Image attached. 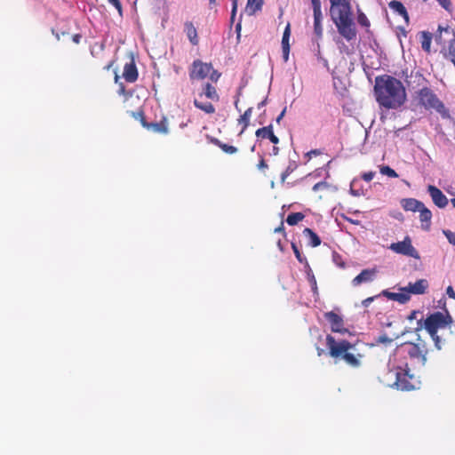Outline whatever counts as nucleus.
<instances>
[{
  "instance_id": "54",
  "label": "nucleus",
  "mask_w": 455,
  "mask_h": 455,
  "mask_svg": "<svg viewBox=\"0 0 455 455\" xmlns=\"http://www.w3.org/2000/svg\"><path fill=\"white\" fill-rule=\"evenodd\" d=\"M373 299H374V297H369V298L363 299L362 303L364 307H368L373 301Z\"/></svg>"
},
{
  "instance_id": "4",
  "label": "nucleus",
  "mask_w": 455,
  "mask_h": 455,
  "mask_svg": "<svg viewBox=\"0 0 455 455\" xmlns=\"http://www.w3.org/2000/svg\"><path fill=\"white\" fill-rule=\"evenodd\" d=\"M427 354L426 342L419 337L416 342H405L400 345L393 355L399 362H407L406 359L409 357L420 367H424L427 363Z\"/></svg>"
},
{
  "instance_id": "56",
  "label": "nucleus",
  "mask_w": 455,
  "mask_h": 455,
  "mask_svg": "<svg viewBox=\"0 0 455 455\" xmlns=\"http://www.w3.org/2000/svg\"><path fill=\"white\" fill-rule=\"evenodd\" d=\"M275 232H283L284 234V228L283 222H281V225L278 228H275Z\"/></svg>"
},
{
  "instance_id": "31",
  "label": "nucleus",
  "mask_w": 455,
  "mask_h": 455,
  "mask_svg": "<svg viewBox=\"0 0 455 455\" xmlns=\"http://www.w3.org/2000/svg\"><path fill=\"white\" fill-rule=\"evenodd\" d=\"M431 42L432 35L429 32H421V47L425 52H430Z\"/></svg>"
},
{
  "instance_id": "32",
  "label": "nucleus",
  "mask_w": 455,
  "mask_h": 455,
  "mask_svg": "<svg viewBox=\"0 0 455 455\" xmlns=\"http://www.w3.org/2000/svg\"><path fill=\"white\" fill-rule=\"evenodd\" d=\"M298 168L296 161H290L286 169L281 174V182L284 183L286 179Z\"/></svg>"
},
{
  "instance_id": "42",
  "label": "nucleus",
  "mask_w": 455,
  "mask_h": 455,
  "mask_svg": "<svg viewBox=\"0 0 455 455\" xmlns=\"http://www.w3.org/2000/svg\"><path fill=\"white\" fill-rule=\"evenodd\" d=\"M108 2L116 9L120 16L123 15V7L120 0H108Z\"/></svg>"
},
{
  "instance_id": "47",
  "label": "nucleus",
  "mask_w": 455,
  "mask_h": 455,
  "mask_svg": "<svg viewBox=\"0 0 455 455\" xmlns=\"http://www.w3.org/2000/svg\"><path fill=\"white\" fill-rule=\"evenodd\" d=\"M320 155H322V151L320 149H312L306 154V156L308 159H310V158H312V156H320Z\"/></svg>"
},
{
  "instance_id": "9",
  "label": "nucleus",
  "mask_w": 455,
  "mask_h": 455,
  "mask_svg": "<svg viewBox=\"0 0 455 455\" xmlns=\"http://www.w3.org/2000/svg\"><path fill=\"white\" fill-rule=\"evenodd\" d=\"M389 249L395 253L410 256L414 259H419V252L412 246L411 240L409 236H406L403 241L393 243L390 244Z\"/></svg>"
},
{
  "instance_id": "23",
  "label": "nucleus",
  "mask_w": 455,
  "mask_h": 455,
  "mask_svg": "<svg viewBox=\"0 0 455 455\" xmlns=\"http://www.w3.org/2000/svg\"><path fill=\"white\" fill-rule=\"evenodd\" d=\"M184 31L193 45H197L199 43L197 30L191 21H186L184 24Z\"/></svg>"
},
{
  "instance_id": "62",
  "label": "nucleus",
  "mask_w": 455,
  "mask_h": 455,
  "mask_svg": "<svg viewBox=\"0 0 455 455\" xmlns=\"http://www.w3.org/2000/svg\"><path fill=\"white\" fill-rule=\"evenodd\" d=\"M323 349H322V348L318 347V348H317V355H318L319 356H321V355H323Z\"/></svg>"
},
{
  "instance_id": "59",
  "label": "nucleus",
  "mask_w": 455,
  "mask_h": 455,
  "mask_svg": "<svg viewBox=\"0 0 455 455\" xmlns=\"http://www.w3.org/2000/svg\"><path fill=\"white\" fill-rule=\"evenodd\" d=\"M241 28H242V25H241V22H238L235 26V31L237 33V36L239 37L240 36V32H241Z\"/></svg>"
},
{
  "instance_id": "63",
  "label": "nucleus",
  "mask_w": 455,
  "mask_h": 455,
  "mask_svg": "<svg viewBox=\"0 0 455 455\" xmlns=\"http://www.w3.org/2000/svg\"><path fill=\"white\" fill-rule=\"evenodd\" d=\"M265 104H266V100L261 101L260 103L258 104V108H262Z\"/></svg>"
},
{
  "instance_id": "26",
  "label": "nucleus",
  "mask_w": 455,
  "mask_h": 455,
  "mask_svg": "<svg viewBox=\"0 0 455 455\" xmlns=\"http://www.w3.org/2000/svg\"><path fill=\"white\" fill-rule=\"evenodd\" d=\"M252 111H253L252 108H248L244 111V113L243 115H241L240 117L237 119V123L239 124H242V129L239 132L240 135L243 134L245 132V130L247 129V127L249 126L250 119L252 115Z\"/></svg>"
},
{
  "instance_id": "39",
  "label": "nucleus",
  "mask_w": 455,
  "mask_h": 455,
  "mask_svg": "<svg viewBox=\"0 0 455 455\" xmlns=\"http://www.w3.org/2000/svg\"><path fill=\"white\" fill-rule=\"evenodd\" d=\"M330 188V185L326 181H320L313 186V191H323L327 190Z\"/></svg>"
},
{
  "instance_id": "35",
  "label": "nucleus",
  "mask_w": 455,
  "mask_h": 455,
  "mask_svg": "<svg viewBox=\"0 0 455 455\" xmlns=\"http://www.w3.org/2000/svg\"><path fill=\"white\" fill-rule=\"evenodd\" d=\"M379 172L381 174L387 175L390 178H397L398 177V174L396 173V172L394 169H392L391 167H389L388 165L380 166Z\"/></svg>"
},
{
  "instance_id": "6",
  "label": "nucleus",
  "mask_w": 455,
  "mask_h": 455,
  "mask_svg": "<svg viewBox=\"0 0 455 455\" xmlns=\"http://www.w3.org/2000/svg\"><path fill=\"white\" fill-rule=\"evenodd\" d=\"M452 323V318L448 311L446 314L442 312H435L430 314L425 320L420 319L418 321L416 331H420L423 328L428 334H435L438 332L439 329L445 328Z\"/></svg>"
},
{
  "instance_id": "24",
  "label": "nucleus",
  "mask_w": 455,
  "mask_h": 455,
  "mask_svg": "<svg viewBox=\"0 0 455 455\" xmlns=\"http://www.w3.org/2000/svg\"><path fill=\"white\" fill-rule=\"evenodd\" d=\"M291 36V25L288 23L284 28L283 38H282V48H283V56L284 60H288L289 52H290V40Z\"/></svg>"
},
{
  "instance_id": "22",
  "label": "nucleus",
  "mask_w": 455,
  "mask_h": 455,
  "mask_svg": "<svg viewBox=\"0 0 455 455\" xmlns=\"http://www.w3.org/2000/svg\"><path fill=\"white\" fill-rule=\"evenodd\" d=\"M403 209L406 212H419L424 204L415 198H405L401 201Z\"/></svg>"
},
{
  "instance_id": "3",
  "label": "nucleus",
  "mask_w": 455,
  "mask_h": 455,
  "mask_svg": "<svg viewBox=\"0 0 455 455\" xmlns=\"http://www.w3.org/2000/svg\"><path fill=\"white\" fill-rule=\"evenodd\" d=\"M326 346L329 355L335 360L342 359L352 368H359L362 365L363 354L356 351L355 344L347 339L337 341L334 337L328 334L326 336Z\"/></svg>"
},
{
  "instance_id": "37",
  "label": "nucleus",
  "mask_w": 455,
  "mask_h": 455,
  "mask_svg": "<svg viewBox=\"0 0 455 455\" xmlns=\"http://www.w3.org/2000/svg\"><path fill=\"white\" fill-rule=\"evenodd\" d=\"M307 279H308V282L310 283V286L312 288L314 294H318L316 279L311 271L307 273Z\"/></svg>"
},
{
  "instance_id": "19",
  "label": "nucleus",
  "mask_w": 455,
  "mask_h": 455,
  "mask_svg": "<svg viewBox=\"0 0 455 455\" xmlns=\"http://www.w3.org/2000/svg\"><path fill=\"white\" fill-rule=\"evenodd\" d=\"M199 98L205 96L207 99L218 102L220 100V95L215 86L206 83L202 87V92L198 93Z\"/></svg>"
},
{
  "instance_id": "43",
  "label": "nucleus",
  "mask_w": 455,
  "mask_h": 455,
  "mask_svg": "<svg viewBox=\"0 0 455 455\" xmlns=\"http://www.w3.org/2000/svg\"><path fill=\"white\" fill-rule=\"evenodd\" d=\"M429 335L432 338L436 349L440 350L442 348V340H441L440 336L437 334V332H435V334H429Z\"/></svg>"
},
{
  "instance_id": "36",
  "label": "nucleus",
  "mask_w": 455,
  "mask_h": 455,
  "mask_svg": "<svg viewBox=\"0 0 455 455\" xmlns=\"http://www.w3.org/2000/svg\"><path fill=\"white\" fill-rule=\"evenodd\" d=\"M446 58H448L451 61L455 60V39L451 40L449 43Z\"/></svg>"
},
{
  "instance_id": "53",
  "label": "nucleus",
  "mask_w": 455,
  "mask_h": 455,
  "mask_svg": "<svg viewBox=\"0 0 455 455\" xmlns=\"http://www.w3.org/2000/svg\"><path fill=\"white\" fill-rule=\"evenodd\" d=\"M81 39H82V36L80 34H75L73 36H72V40L75 44H80L81 42Z\"/></svg>"
},
{
  "instance_id": "25",
  "label": "nucleus",
  "mask_w": 455,
  "mask_h": 455,
  "mask_svg": "<svg viewBox=\"0 0 455 455\" xmlns=\"http://www.w3.org/2000/svg\"><path fill=\"white\" fill-rule=\"evenodd\" d=\"M388 5L391 10L401 15L404 19L406 23L409 22V14L406 11V8L401 2L393 0L388 4Z\"/></svg>"
},
{
  "instance_id": "48",
  "label": "nucleus",
  "mask_w": 455,
  "mask_h": 455,
  "mask_svg": "<svg viewBox=\"0 0 455 455\" xmlns=\"http://www.w3.org/2000/svg\"><path fill=\"white\" fill-rule=\"evenodd\" d=\"M439 4L443 7L445 10H450L451 5V0H437Z\"/></svg>"
},
{
  "instance_id": "16",
  "label": "nucleus",
  "mask_w": 455,
  "mask_h": 455,
  "mask_svg": "<svg viewBox=\"0 0 455 455\" xmlns=\"http://www.w3.org/2000/svg\"><path fill=\"white\" fill-rule=\"evenodd\" d=\"M381 294L388 299L397 301L401 304H405L411 299V295L404 290H400V292H391L387 290H384Z\"/></svg>"
},
{
  "instance_id": "58",
  "label": "nucleus",
  "mask_w": 455,
  "mask_h": 455,
  "mask_svg": "<svg viewBox=\"0 0 455 455\" xmlns=\"http://www.w3.org/2000/svg\"><path fill=\"white\" fill-rule=\"evenodd\" d=\"M285 114V108L280 113V115L276 117V123L279 124L282 118Z\"/></svg>"
},
{
  "instance_id": "11",
  "label": "nucleus",
  "mask_w": 455,
  "mask_h": 455,
  "mask_svg": "<svg viewBox=\"0 0 455 455\" xmlns=\"http://www.w3.org/2000/svg\"><path fill=\"white\" fill-rule=\"evenodd\" d=\"M314 12V31L315 34L321 37L323 36L322 12L320 0H311Z\"/></svg>"
},
{
  "instance_id": "57",
  "label": "nucleus",
  "mask_w": 455,
  "mask_h": 455,
  "mask_svg": "<svg viewBox=\"0 0 455 455\" xmlns=\"http://www.w3.org/2000/svg\"><path fill=\"white\" fill-rule=\"evenodd\" d=\"M279 154V148L275 145L272 148V155L273 156H277Z\"/></svg>"
},
{
  "instance_id": "60",
  "label": "nucleus",
  "mask_w": 455,
  "mask_h": 455,
  "mask_svg": "<svg viewBox=\"0 0 455 455\" xmlns=\"http://www.w3.org/2000/svg\"><path fill=\"white\" fill-rule=\"evenodd\" d=\"M113 64H114V60H112V61H110L108 64H107V65L104 67V69H106V70H109V69L112 68Z\"/></svg>"
},
{
  "instance_id": "28",
  "label": "nucleus",
  "mask_w": 455,
  "mask_h": 455,
  "mask_svg": "<svg viewBox=\"0 0 455 455\" xmlns=\"http://www.w3.org/2000/svg\"><path fill=\"white\" fill-rule=\"evenodd\" d=\"M263 5V0H247L245 12L248 15H254L260 11Z\"/></svg>"
},
{
  "instance_id": "49",
  "label": "nucleus",
  "mask_w": 455,
  "mask_h": 455,
  "mask_svg": "<svg viewBox=\"0 0 455 455\" xmlns=\"http://www.w3.org/2000/svg\"><path fill=\"white\" fill-rule=\"evenodd\" d=\"M258 169L259 170H265V169H267L268 168V165L266 163V161L264 160L263 157L260 158L258 165H257Z\"/></svg>"
},
{
  "instance_id": "52",
  "label": "nucleus",
  "mask_w": 455,
  "mask_h": 455,
  "mask_svg": "<svg viewBox=\"0 0 455 455\" xmlns=\"http://www.w3.org/2000/svg\"><path fill=\"white\" fill-rule=\"evenodd\" d=\"M419 313L418 310H413L411 312V314L408 315L407 319L409 321H412L417 318V315Z\"/></svg>"
},
{
  "instance_id": "2",
  "label": "nucleus",
  "mask_w": 455,
  "mask_h": 455,
  "mask_svg": "<svg viewBox=\"0 0 455 455\" xmlns=\"http://www.w3.org/2000/svg\"><path fill=\"white\" fill-rule=\"evenodd\" d=\"M374 94L377 102L385 108H397L406 100V92L403 83L388 75L375 78Z\"/></svg>"
},
{
  "instance_id": "7",
  "label": "nucleus",
  "mask_w": 455,
  "mask_h": 455,
  "mask_svg": "<svg viewBox=\"0 0 455 455\" xmlns=\"http://www.w3.org/2000/svg\"><path fill=\"white\" fill-rule=\"evenodd\" d=\"M221 74L213 68L212 63L203 62L201 60H196L189 68V78L194 80H204L209 76L210 80L217 83Z\"/></svg>"
},
{
  "instance_id": "14",
  "label": "nucleus",
  "mask_w": 455,
  "mask_h": 455,
  "mask_svg": "<svg viewBox=\"0 0 455 455\" xmlns=\"http://www.w3.org/2000/svg\"><path fill=\"white\" fill-rule=\"evenodd\" d=\"M255 135L258 139H268L274 145H277L279 143V139L274 133V128L272 124L258 129L255 132Z\"/></svg>"
},
{
  "instance_id": "30",
  "label": "nucleus",
  "mask_w": 455,
  "mask_h": 455,
  "mask_svg": "<svg viewBox=\"0 0 455 455\" xmlns=\"http://www.w3.org/2000/svg\"><path fill=\"white\" fill-rule=\"evenodd\" d=\"M330 12L338 11L339 9L352 8L350 0H330Z\"/></svg>"
},
{
  "instance_id": "12",
  "label": "nucleus",
  "mask_w": 455,
  "mask_h": 455,
  "mask_svg": "<svg viewBox=\"0 0 455 455\" xmlns=\"http://www.w3.org/2000/svg\"><path fill=\"white\" fill-rule=\"evenodd\" d=\"M428 288V282L426 279H419L415 283H409L408 286L402 287L400 290H404L408 292L409 295L415 294L420 295L424 294Z\"/></svg>"
},
{
  "instance_id": "34",
  "label": "nucleus",
  "mask_w": 455,
  "mask_h": 455,
  "mask_svg": "<svg viewBox=\"0 0 455 455\" xmlns=\"http://www.w3.org/2000/svg\"><path fill=\"white\" fill-rule=\"evenodd\" d=\"M357 22L359 25L366 28H370L371 26L369 19L361 10H358L357 12Z\"/></svg>"
},
{
  "instance_id": "1",
  "label": "nucleus",
  "mask_w": 455,
  "mask_h": 455,
  "mask_svg": "<svg viewBox=\"0 0 455 455\" xmlns=\"http://www.w3.org/2000/svg\"><path fill=\"white\" fill-rule=\"evenodd\" d=\"M378 379L385 387L402 391L413 390L419 384L408 362H399L394 355L390 356L387 367L379 371Z\"/></svg>"
},
{
  "instance_id": "27",
  "label": "nucleus",
  "mask_w": 455,
  "mask_h": 455,
  "mask_svg": "<svg viewBox=\"0 0 455 455\" xmlns=\"http://www.w3.org/2000/svg\"><path fill=\"white\" fill-rule=\"evenodd\" d=\"M303 235L307 238L310 246L317 247L321 244V238L311 228H306L303 230Z\"/></svg>"
},
{
  "instance_id": "29",
  "label": "nucleus",
  "mask_w": 455,
  "mask_h": 455,
  "mask_svg": "<svg viewBox=\"0 0 455 455\" xmlns=\"http://www.w3.org/2000/svg\"><path fill=\"white\" fill-rule=\"evenodd\" d=\"M194 105L196 108L202 110L205 114L212 115L216 111L215 107L212 102H203L197 98L194 100Z\"/></svg>"
},
{
  "instance_id": "44",
  "label": "nucleus",
  "mask_w": 455,
  "mask_h": 455,
  "mask_svg": "<svg viewBox=\"0 0 455 455\" xmlns=\"http://www.w3.org/2000/svg\"><path fill=\"white\" fill-rule=\"evenodd\" d=\"M443 233L449 243L452 245H455V233L451 230H443Z\"/></svg>"
},
{
  "instance_id": "46",
  "label": "nucleus",
  "mask_w": 455,
  "mask_h": 455,
  "mask_svg": "<svg viewBox=\"0 0 455 455\" xmlns=\"http://www.w3.org/2000/svg\"><path fill=\"white\" fill-rule=\"evenodd\" d=\"M374 176H375V172H364V173L362 175V179H363L364 181L370 182L371 180H372V179L374 178Z\"/></svg>"
},
{
  "instance_id": "10",
  "label": "nucleus",
  "mask_w": 455,
  "mask_h": 455,
  "mask_svg": "<svg viewBox=\"0 0 455 455\" xmlns=\"http://www.w3.org/2000/svg\"><path fill=\"white\" fill-rule=\"evenodd\" d=\"M324 318L329 322L332 332L345 333L347 330L344 327L343 318L333 311L324 313Z\"/></svg>"
},
{
  "instance_id": "8",
  "label": "nucleus",
  "mask_w": 455,
  "mask_h": 455,
  "mask_svg": "<svg viewBox=\"0 0 455 455\" xmlns=\"http://www.w3.org/2000/svg\"><path fill=\"white\" fill-rule=\"evenodd\" d=\"M417 99L419 105L423 106L426 109H434L443 116H448V110L445 108L443 103L430 88H420L417 92Z\"/></svg>"
},
{
  "instance_id": "55",
  "label": "nucleus",
  "mask_w": 455,
  "mask_h": 455,
  "mask_svg": "<svg viewBox=\"0 0 455 455\" xmlns=\"http://www.w3.org/2000/svg\"><path fill=\"white\" fill-rule=\"evenodd\" d=\"M212 143H213L214 145H216V146H217V147H219L220 148V146L224 144L223 142H221V141H220V140H218V139H212Z\"/></svg>"
},
{
  "instance_id": "38",
  "label": "nucleus",
  "mask_w": 455,
  "mask_h": 455,
  "mask_svg": "<svg viewBox=\"0 0 455 455\" xmlns=\"http://www.w3.org/2000/svg\"><path fill=\"white\" fill-rule=\"evenodd\" d=\"M132 116L135 119L139 120L143 127H145L147 125L148 122L146 120L144 112L142 110L136 111V112H132Z\"/></svg>"
},
{
  "instance_id": "50",
  "label": "nucleus",
  "mask_w": 455,
  "mask_h": 455,
  "mask_svg": "<svg viewBox=\"0 0 455 455\" xmlns=\"http://www.w3.org/2000/svg\"><path fill=\"white\" fill-rule=\"evenodd\" d=\"M52 35L55 36V38H56L58 41L60 39V35H61V36H66V35H68V33H67V32H65V31H62L61 33H60V32L56 31L54 28H52Z\"/></svg>"
},
{
  "instance_id": "45",
  "label": "nucleus",
  "mask_w": 455,
  "mask_h": 455,
  "mask_svg": "<svg viewBox=\"0 0 455 455\" xmlns=\"http://www.w3.org/2000/svg\"><path fill=\"white\" fill-rule=\"evenodd\" d=\"M236 11H237V0H232V11H231V17H230L231 22H234V20H235Z\"/></svg>"
},
{
  "instance_id": "5",
  "label": "nucleus",
  "mask_w": 455,
  "mask_h": 455,
  "mask_svg": "<svg viewBox=\"0 0 455 455\" xmlns=\"http://www.w3.org/2000/svg\"><path fill=\"white\" fill-rule=\"evenodd\" d=\"M331 16L341 36L348 42L356 39L357 30L353 18L352 8L331 12Z\"/></svg>"
},
{
  "instance_id": "61",
  "label": "nucleus",
  "mask_w": 455,
  "mask_h": 455,
  "mask_svg": "<svg viewBox=\"0 0 455 455\" xmlns=\"http://www.w3.org/2000/svg\"><path fill=\"white\" fill-rule=\"evenodd\" d=\"M119 94H122L124 92V86L123 84H120V88H119Z\"/></svg>"
},
{
  "instance_id": "15",
  "label": "nucleus",
  "mask_w": 455,
  "mask_h": 455,
  "mask_svg": "<svg viewBox=\"0 0 455 455\" xmlns=\"http://www.w3.org/2000/svg\"><path fill=\"white\" fill-rule=\"evenodd\" d=\"M139 76L138 69L133 60L126 63L124 67L123 77L128 83H134Z\"/></svg>"
},
{
  "instance_id": "33",
  "label": "nucleus",
  "mask_w": 455,
  "mask_h": 455,
  "mask_svg": "<svg viewBox=\"0 0 455 455\" xmlns=\"http://www.w3.org/2000/svg\"><path fill=\"white\" fill-rule=\"evenodd\" d=\"M305 215L302 212H292L287 216L286 222L290 226L297 225L299 221L303 220Z\"/></svg>"
},
{
  "instance_id": "18",
  "label": "nucleus",
  "mask_w": 455,
  "mask_h": 455,
  "mask_svg": "<svg viewBox=\"0 0 455 455\" xmlns=\"http://www.w3.org/2000/svg\"><path fill=\"white\" fill-rule=\"evenodd\" d=\"M406 83L408 86L411 87L412 89L416 87H427V80L419 72L411 73L409 78L406 80Z\"/></svg>"
},
{
  "instance_id": "64",
  "label": "nucleus",
  "mask_w": 455,
  "mask_h": 455,
  "mask_svg": "<svg viewBox=\"0 0 455 455\" xmlns=\"http://www.w3.org/2000/svg\"><path fill=\"white\" fill-rule=\"evenodd\" d=\"M451 204L453 205V207L455 208V198H452V199L451 200Z\"/></svg>"
},
{
  "instance_id": "51",
  "label": "nucleus",
  "mask_w": 455,
  "mask_h": 455,
  "mask_svg": "<svg viewBox=\"0 0 455 455\" xmlns=\"http://www.w3.org/2000/svg\"><path fill=\"white\" fill-rule=\"evenodd\" d=\"M446 293L450 298L455 299V291L451 285L447 287Z\"/></svg>"
},
{
  "instance_id": "17",
  "label": "nucleus",
  "mask_w": 455,
  "mask_h": 455,
  "mask_svg": "<svg viewBox=\"0 0 455 455\" xmlns=\"http://www.w3.org/2000/svg\"><path fill=\"white\" fill-rule=\"evenodd\" d=\"M377 271L375 269H363L359 275H357L353 280L352 284L354 286H358L363 283H368L371 282L375 275Z\"/></svg>"
},
{
  "instance_id": "13",
  "label": "nucleus",
  "mask_w": 455,
  "mask_h": 455,
  "mask_svg": "<svg viewBox=\"0 0 455 455\" xmlns=\"http://www.w3.org/2000/svg\"><path fill=\"white\" fill-rule=\"evenodd\" d=\"M427 191L434 202L439 208H444L448 204V199L443 193L436 187L429 185Z\"/></svg>"
},
{
  "instance_id": "20",
  "label": "nucleus",
  "mask_w": 455,
  "mask_h": 455,
  "mask_svg": "<svg viewBox=\"0 0 455 455\" xmlns=\"http://www.w3.org/2000/svg\"><path fill=\"white\" fill-rule=\"evenodd\" d=\"M419 220L421 223V228L428 231L431 227L432 212L425 206V204L419 210Z\"/></svg>"
},
{
  "instance_id": "41",
  "label": "nucleus",
  "mask_w": 455,
  "mask_h": 455,
  "mask_svg": "<svg viewBox=\"0 0 455 455\" xmlns=\"http://www.w3.org/2000/svg\"><path fill=\"white\" fill-rule=\"evenodd\" d=\"M220 148L227 154L232 155L237 152V148L224 143L220 146Z\"/></svg>"
},
{
  "instance_id": "40",
  "label": "nucleus",
  "mask_w": 455,
  "mask_h": 455,
  "mask_svg": "<svg viewBox=\"0 0 455 455\" xmlns=\"http://www.w3.org/2000/svg\"><path fill=\"white\" fill-rule=\"evenodd\" d=\"M291 248H292V251L295 254V257L296 259L300 262V263H304V262H307V259L305 257H303L298 248V246L292 243H291Z\"/></svg>"
},
{
  "instance_id": "21",
  "label": "nucleus",
  "mask_w": 455,
  "mask_h": 455,
  "mask_svg": "<svg viewBox=\"0 0 455 455\" xmlns=\"http://www.w3.org/2000/svg\"><path fill=\"white\" fill-rule=\"evenodd\" d=\"M148 130H151L156 133L167 134L169 132L168 123L166 118H163L160 122L157 123H147V125L144 127Z\"/></svg>"
}]
</instances>
